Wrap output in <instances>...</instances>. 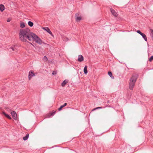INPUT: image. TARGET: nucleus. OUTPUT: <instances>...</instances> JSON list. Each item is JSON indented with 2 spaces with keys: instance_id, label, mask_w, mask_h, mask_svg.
I'll use <instances>...</instances> for the list:
<instances>
[{
  "instance_id": "25",
  "label": "nucleus",
  "mask_w": 153,
  "mask_h": 153,
  "mask_svg": "<svg viewBox=\"0 0 153 153\" xmlns=\"http://www.w3.org/2000/svg\"><path fill=\"white\" fill-rule=\"evenodd\" d=\"M57 73V72L56 71H53L52 72V74L53 75L56 74Z\"/></svg>"
},
{
  "instance_id": "8",
  "label": "nucleus",
  "mask_w": 153,
  "mask_h": 153,
  "mask_svg": "<svg viewBox=\"0 0 153 153\" xmlns=\"http://www.w3.org/2000/svg\"><path fill=\"white\" fill-rule=\"evenodd\" d=\"M78 60L79 62H81L83 60V57L82 55H79L78 56Z\"/></svg>"
},
{
  "instance_id": "26",
  "label": "nucleus",
  "mask_w": 153,
  "mask_h": 153,
  "mask_svg": "<svg viewBox=\"0 0 153 153\" xmlns=\"http://www.w3.org/2000/svg\"><path fill=\"white\" fill-rule=\"evenodd\" d=\"M102 108V107H97L95 108L94 109H93L92 110V111H94L95 110H97V109H100V108Z\"/></svg>"
},
{
  "instance_id": "31",
  "label": "nucleus",
  "mask_w": 153,
  "mask_h": 153,
  "mask_svg": "<svg viewBox=\"0 0 153 153\" xmlns=\"http://www.w3.org/2000/svg\"><path fill=\"white\" fill-rule=\"evenodd\" d=\"M151 36L152 38V39L153 40V33L152 34H151Z\"/></svg>"
},
{
  "instance_id": "1",
  "label": "nucleus",
  "mask_w": 153,
  "mask_h": 153,
  "mask_svg": "<svg viewBox=\"0 0 153 153\" xmlns=\"http://www.w3.org/2000/svg\"><path fill=\"white\" fill-rule=\"evenodd\" d=\"M19 39L23 42H26L28 40L30 42L35 41L39 44H44L47 45H48L43 42L41 39L36 34L30 32V30L28 28H21L19 30Z\"/></svg>"
},
{
  "instance_id": "5",
  "label": "nucleus",
  "mask_w": 153,
  "mask_h": 153,
  "mask_svg": "<svg viewBox=\"0 0 153 153\" xmlns=\"http://www.w3.org/2000/svg\"><path fill=\"white\" fill-rule=\"evenodd\" d=\"M42 29L45 30L47 31L48 33L51 34V36H53V35L52 34V33L50 30V29L48 27H43Z\"/></svg>"
},
{
  "instance_id": "23",
  "label": "nucleus",
  "mask_w": 153,
  "mask_h": 153,
  "mask_svg": "<svg viewBox=\"0 0 153 153\" xmlns=\"http://www.w3.org/2000/svg\"><path fill=\"white\" fill-rule=\"evenodd\" d=\"M153 60V56H151L149 59V61L151 62Z\"/></svg>"
},
{
  "instance_id": "29",
  "label": "nucleus",
  "mask_w": 153,
  "mask_h": 153,
  "mask_svg": "<svg viewBox=\"0 0 153 153\" xmlns=\"http://www.w3.org/2000/svg\"><path fill=\"white\" fill-rule=\"evenodd\" d=\"M150 30L151 33V34L153 33V29H150Z\"/></svg>"
},
{
  "instance_id": "19",
  "label": "nucleus",
  "mask_w": 153,
  "mask_h": 153,
  "mask_svg": "<svg viewBox=\"0 0 153 153\" xmlns=\"http://www.w3.org/2000/svg\"><path fill=\"white\" fill-rule=\"evenodd\" d=\"M77 15V14H76V21L78 22L80 21V20H81V17L80 16H76Z\"/></svg>"
},
{
  "instance_id": "30",
  "label": "nucleus",
  "mask_w": 153,
  "mask_h": 153,
  "mask_svg": "<svg viewBox=\"0 0 153 153\" xmlns=\"http://www.w3.org/2000/svg\"><path fill=\"white\" fill-rule=\"evenodd\" d=\"M137 79V78H135V76H134V83L136 82Z\"/></svg>"
},
{
  "instance_id": "11",
  "label": "nucleus",
  "mask_w": 153,
  "mask_h": 153,
  "mask_svg": "<svg viewBox=\"0 0 153 153\" xmlns=\"http://www.w3.org/2000/svg\"><path fill=\"white\" fill-rule=\"evenodd\" d=\"M68 82V80H64L61 83L62 86L63 87H64Z\"/></svg>"
},
{
  "instance_id": "7",
  "label": "nucleus",
  "mask_w": 153,
  "mask_h": 153,
  "mask_svg": "<svg viewBox=\"0 0 153 153\" xmlns=\"http://www.w3.org/2000/svg\"><path fill=\"white\" fill-rule=\"evenodd\" d=\"M110 11L113 15L114 16L117 17L118 16L117 13L112 8H111Z\"/></svg>"
},
{
  "instance_id": "10",
  "label": "nucleus",
  "mask_w": 153,
  "mask_h": 153,
  "mask_svg": "<svg viewBox=\"0 0 153 153\" xmlns=\"http://www.w3.org/2000/svg\"><path fill=\"white\" fill-rule=\"evenodd\" d=\"M3 114L8 119H11V117L8 114H6L4 112H2Z\"/></svg>"
},
{
  "instance_id": "2",
  "label": "nucleus",
  "mask_w": 153,
  "mask_h": 153,
  "mask_svg": "<svg viewBox=\"0 0 153 153\" xmlns=\"http://www.w3.org/2000/svg\"><path fill=\"white\" fill-rule=\"evenodd\" d=\"M129 88L130 90H131L134 88V77L133 75L130 79Z\"/></svg>"
},
{
  "instance_id": "12",
  "label": "nucleus",
  "mask_w": 153,
  "mask_h": 153,
  "mask_svg": "<svg viewBox=\"0 0 153 153\" xmlns=\"http://www.w3.org/2000/svg\"><path fill=\"white\" fill-rule=\"evenodd\" d=\"M56 113V111H53L52 112H50L49 113L48 115H49V116L48 117V118H49L51 116H53Z\"/></svg>"
},
{
  "instance_id": "4",
  "label": "nucleus",
  "mask_w": 153,
  "mask_h": 153,
  "mask_svg": "<svg viewBox=\"0 0 153 153\" xmlns=\"http://www.w3.org/2000/svg\"><path fill=\"white\" fill-rule=\"evenodd\" d=\"M35 76V74L33 71H30L29 73L28 78L29 80H30L32 76Z\"/></svg>"
},
{
  "instance_id": "20",
  "label": "nucleus",
  "mask_w": 153,
  "mask_h": 153,
  "mask_svg": "<svg viewBox=\"0 0 153 153\" xmlns=\"http://www.w3.org/2000/svg\"><path fill=\"white\" fill-rule=\"evenodd\" d=\"M28 25L31 27H32L33 25V23L31 21H29L28 22Z\"/></svg>"
},
{
  "instance_id": "13",
  "label": "nucleus",
  "mask_w": 153,
  "mask_h": 153,
  "mask_svg": "<svg viewBox=\"0 0 153 153\" xmlns=\"http://www.w3.org/2000/svg\"><path fill=\"white\" fill-rule=\"evenodd\" d=\"M62 38L63 41L65 42L68 41L69 40V39L67 37L64 36H62Z\"/></svg>"
},
{
  "instance_id": "15",
  "label": "nucleus",
  "mask_w": 153,
  "mask_h": 153,
  "mask_svg": "<svg viewBox=\"0 0 153 153\" xmlns=\"http://www.w3.org/2000/svg\"><path fill=\"white\" fill-rule=\"evenodd\" d=\"M4 10V7L3 4L0 5V10L2 12Z\"/></svg>"
},
{
  "instance_id": "16",
  "label": "nucleus",
  "mask_w": 153,
  "mask_h": 153,
  "mask_svg": "<svg viewBox=\"0 0 153 153\" xmlns=\"http://www.w3.org/2000/svg\"><path fill=\"white\" fill-rule=\"evenodd\" d=\"M153 51V48H148V53L149 55H151V53Z\"/></svg>"
},
{
  "instance_id": "22",
  "label": "nucleus",
  "mask_w": 153,
  "mask_h": 153,
  "mask_svg": "<svg viewBox=\"0 0 153 153\" xmlns=\"http://www.w3.org/2000/svg\"><path fill=\"white\" fill-rule=\"evenodd\" d=\"M43 60L45 61H47L48 60L47 57L46 56H45L43 57Z\"/></svg>"
},
{
  "instance_id": "3",
  "label": "nucleus",
  "mask_w": 153,
  "mask_h": 153,
  "mask_svg": "<svg viewBox=\"0 0 153 153\" xmlns=\"http://www.w3.org/2000/svg\"><path fill=\"white\" fill-rule=\"evenodd\" d=\"M137 32L138 33L140 34L142 36L143 38V39L145 41H147V38L146 36L144 33H142L140 30H137Z\"/></svg>"
},
{
  "instance_id": "17",
  "label": "nucleus",
  "mask_w": 153,
  "mask_h": 153,
  "mask_svg": "<svg viewBox=\"0 0 153 153\" xmlns=\"http://www.w3.org/2000/svg\"><path fill=\"white\" fill-rule=\"evenodd\" d=\"M29 135V134H27L25 136L23 137V140H27L28 138Z\"/></svg>"
},
{
  "instance_id": "18",
  "label": "nucleus",
  "mask_w": 153,
  "mask_h": 153,
  "mask_svg": "<svg viewBox=\"0 0 153 153\" xmlns=\"http://www.w3.org/2000/svg\"><path fill=\"white\" fill-rule=\"evenodd\" d=\"M25 24L24 22H21L20 24V27L22 28H23L25 27Z\"/></svg>"
},
{
  "instance_id": "27",
  "label": "nucleus",
  "mask_w": 153,
  "mask_h": 153,
  "mask_svg": "<svg viewBox=\"0 0 153 153\" xmlns=\"http://www.w3.org/2000/svg\"><path fill=\"white\" fill-rule=\"evenodd\" d=\"M134 76H135V78H137H137L138 77L139 75L138 74L134 73Z\"/></svg>"
},
{
  "instance_id": "24",
  "label": "nucleus",
  "mask_w": 153,
  "mask_h": 153,
  "mask_svg": "<svg viewBox=\"0 0 153 153\" xmlns=\"http://www.w3.org/2000/svg\"><path fill=\"white\" fill-rule=\"evenodd\" d=\"M16 48H9L8 50L10 51H13Z\"/></svg>"
},
{
  "instance_id": "6",
  "label": "nucleus",
  "mask_w": 153,
  "mask_h": 153,
  "mask_svg": "<svg viewBox=\"0 0 153 153\" xmlns=\"http://www.w3.org/2000/svg\"><path fill=\"white\" fill-rule=\"evenodd\" d=\"M11 114L13 118L15 120H16L17 118V114L15 111L11 112Z\"/></svg>"
},
{
  "instance_id": "9",
  "label": "nucleus",
  "mask_w": 153,
  "mask_h": 153,
  "mask_svg": "<svg viewBox=\"0 0 153 153\" xmlns=\"http://www.w3.org/2000/svg\"><path fill=\"white\" fill-rule=\"evenodd\" d=\"M67 105L66 103H65L63 105H61L60 107L58 108V110L59 111H60L62 110V108L66 106Z\"/></svg>"
},
{
  "instance_id": "28",
  "label": "nucleus",
  "mask_w": 153,
  "mask_h": 153,
  "mask_svg": "<svg viewBox=\"0 0 153 153\" xmlns=\"http://www.w3.org/2000/svg\"><path fill=\"white\" fill-rule=\"evenodd\" d=\"M11 20V18H8L7 19V22H10Z\"/></svg>"
},
{
  "instance_id": "21",
  "label": "nucleus",
  "mask_w": 153,
  "mask_h": 153,
  "mask_svg": "<svg viewBox=\"0 0 153 153\" xmlns=\"http://www.w3.org/2000/svg\"><path fill=\"white\" fill-rule=\"evenodd\" d=\"M108 74L112 78V76H113V77L114 78V77L113 76L112 73L111 72L109 71L108 73Z\"/></svg>"
},
{
  "instance_id": "14",
  "label": "nucleus",
  "mask_w": 153,
  "mask_h": 153,
  "mask_svg": "<svg viewBox=\"0 0 153 153\" xmlns=\"http://www.w3.org/2000/svg\"><path fill=\"white\" fill-rule=\"evenodd\" d=\"M84 72L85 74H87L88 73L87 71V66L86 65L85 66L84 68Z\"/></svg>"
}]
</instances>
